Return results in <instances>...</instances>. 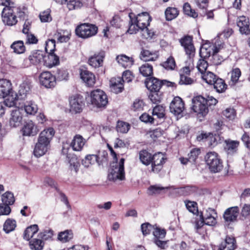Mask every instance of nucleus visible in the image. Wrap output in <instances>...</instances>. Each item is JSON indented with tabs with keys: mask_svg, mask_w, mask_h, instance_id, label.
Instances as JSON below:
<instances>
[{
	"mask_svg": "<svg viewBox=\"0 0 250 250\" xmlns=\"http://www.w3.org/2000/svg\"><path fill=\"white\" fill-rule=\"evenodd\" d=\"M27 17V8L23 5H16L14 3L4 7L1 12L2 21L5 25L12 26L18 22V18L24 20Z\"/></svg>",
	"mask_w": 250,
	"mask_h": 250,
	"instance_id": "nucleus-1",
	"label": "nucleus"
},
{
	"mask_svg": "<svg viewBox=\"0 0 250 250\" xmlns=\"http://www.w3.org/2000/svg\"><path fill=\"white\" fill-rule=\"evenodd\" d=\"M54 134L55 131L52 127L44 129L40 133L34 149V154L36 157H40L47 152Z\"/></svg>",
	"mask_w": 250,
	"mask_h": 250,
	"instance_id": "nucleus-2",
	"label": "nucleus"
},
{
	"mask_svg": "<svg viewBox=\"0 0 250 250\" xmlns=\"http://www.w3.org/2000/svg\"><path fill=\"white\" fill-rule=\"evenodd\" d=\"M87 102L97 107H104L108 103L107 97L103 90H95L90 93Z\"/></svg>",
	"mask_w": 250,
	"mask_h": 250,
	"instance_id": "nucleus-3",
	"label": "nucleus"
},
{
	"mask_svg": "<svg viewBox=\"0 0 250 250\" xmlns=\"http://www.w3.org/2000/svg\"><path fill=\"white\" fill-rule=\"evenodd\" d=\"M98 32V27L94 24L84 23L78 25L75 29L77 36L82 39H88L95 36Z\"/></svg>",
	"mask_w": 250,
	"mask_h": 250,
	"instance_id": "nucleus-4",
	"label": "nucleus"
},
{
	"mask_svg": "<svg viewBox=\"0 0 250 250\" xmlns=\"http://www.w3.org/2000/svg\"><path fill=\"white\" fill-rule=\"evenodd\" d=\"M192 109L193 111L198 114H201L203 116L206 115L208 109L207 105V100L202 96L194 97L192 99Z\"/></svg>",
	"mask_w": 250,
	"mask_h": 250,
	"instance_id": "nucleus-5",
	"label": "nucleus"
},
{
	"mask_svg": "<svg viewBox=\"0 0 250 250\" xmlns=\"http://www.w3.org/2000/svg\"><path fill=\"white\" fill-rule=\"evenodd\" d=\"M135 22L137 23L138 26L140 30L145 31L147 33L148 37H151V33L148 31L147 26L149 25L150 17L148 13L143 12L139 14L136 17L134 18Z\"/></svg>",
	"mask_w": 250,
	"mask_h": 250,
	"instance_id": "nucleus-6",
	"label": "nucleus"
},
{
	"mask_svg": "<svg viewBox=\"0 0 250 250\" xmlns=\"http://www.w3.org/2000/svg\"><path fill=\"white\" fill-rule=\"evenodd\" d=\"M69 105L70 112H81L84 105L83 97L78 94L72 96L69 98Z\"/></svg>",
	"mask_w": 250,
	"mask_h": 250,
	"instance_id": "nucleus-7",
	"label": "nucleus"
},
{
	"mask_svg": "<svg viewBox=\"0 0 250 250\" xmlns=\"http://www.w3.org/2000/svg\"><path fill=\"white\" fill-rule=\"evenodd\" d=\"M166 83H167L168 86H172L174 84L171 82H167L166 81H161L157 78L151 77L146 79L145 84L150 92L159 91L162 85Z\"/></svg>",
	"mask_w": 250,
	"mask_h": 250,
	"instance_id": "nucleus-8",
	"label": "nucleus"
},
{
	"mask_svg": "<svg viewBox=\"0 0 250 250\" xmlns=\"http://www.w3.org/2000/svg\"><path fill=\"white\" fill-rule=\"evenodd\" d=\"M40 83L47 88H51L56 84V77L50 72L44 71L42 72L39 77Z\"/></svg>",
	"mask_w": 250,
	"mask_h": 250,
	"instance_id": "nucleus-9",
	"label": "nucleus"
},
{
	"mask_svg": "<svg viewBox=\"0 0 250 250\" xmlns=\"http://www.w3.org/2000/svg\"><path fill=\"white\" fill-rule=\"evenodd\" d=\"M170 111L175 115L181 114L185 109V104L182 99L179 97L174 98L169 106Z\"/></svg>",
	"mask_w": 250,
	"mask_h": 250,
	"instance_id": "nucleus-10",
	"label": "nucleus"
},
{
	"mask_svg": "<svg viewBox=\"0 0 250 250\" xmlns=\"http://www.w3.org/2000/svg\"><path fill=\"white\" fill-rule=\"evenodd\" d=\"M239 209L237 206L229 208L224 212L223 218L226 223L229 224L237 220Z\"/></svg>",
	"mask_w": 250,
	"mask_h": 250,
	"instance_id": "nucleus-11",
	"label": "nucleus"
},
{
	"mask_svg": "<svg viewBox=\"0 0 250 250\" xmlns=\"http://www.w3.org/2000/svg\"><path fill=\"white\" fill-rule=\"evenodd\" d=\"M28 61L30 63L33 65H38L43 63L44 61V54L40 50H35L32 51L27 59L24 60L25 62Z\"/></svg>",
	"mask_w": 250,
	"mask_h": 250,
	"instance_id": "nucleus-12",
	"label": "nucleus"
},
{
	"mask_svg": "<svg viewBox=\"0 0 250 250\" xmlns=\"http://www.w3.org/2000/svg\"><path fill=\"white\" fill-rule=\"evenodd\" d=\"M166 157L162 152L155 154L152 157L151 167L152 170L160 171L163 167V165L165 162Z\"/></svg>",
	"mask_w": 250,
	"mask_h": 250,
	"instance_id": "nucleus-13",
	"label": "nucleus"
},
{
	"mask_svg": "<svg viewBox=\"0 0 250 250\" xmlns=\"http://www.w3.org/2000/svg\"><path fill=\"white\" fill-rule=\"evenodd\" d=\"M237 247L234 237L227 236L224 241L216 247L217 250H234Z\"/></svg>",
	"mask_w": 250,
	"mask_h": 250,
	"instance_id": "nucleus-14",
	"label": "nucleus"
},
{
	"mask_svg": "<svg viewBox=\"0 0 250 250\" xmlns=\"http://www.w3.org/2000/svg\"><path fill=\"white\" fill-rule=\"evenodd\" d=\"M180 42L184 48L186 53L189 57L194 56L195 48L192 43V38L190 36H185L180 40Z\"/></svg>",
	"mask_w": 250,
	"mask_h": 250,
	"instance_id": "nucleus-15",
	"label": "nucleus"
},
{
	"mask_svg": "<svg viewBox=\"0 0 250 250\" xmlns=\"http://www.w3.org/2000/svg\"><path fill=\"white\" fill-rule=\"evenodd\" d=\"M104 57V52L103 51H100L89 57L88 61V63L93 67H100L103 65V61Z\"/></svg>",
	"mask_w": 250,
	"mask_h": 250,
	"instance_id": "nucleus-16",
	"label": "nucleus"
},
{
	"mask_svg": "<svg viewBox=\"0 0 250 250\" xmlns=\"http://www.w3.org/2000/svg\"><path fill=\"white\" fill-rule=\"evenodd\" d=\"M86 143V140L79 134L75 135L70 143V146L73 151H81Z\"/></svg>",
	"mask_w": 250,
	"mask_h": 250,
	"instance_id": "nucleus-17",
	"label": "nucleus"
},
{
	"mask_svg": "<svg viewBox=\"0 0 250 250\" xmlns=\"http://www.w3.org/2000/svg\"><path fill=\"white\" fill-rule=\"evenodd\" d=\"M237 25L241 34L249 35L250 33V22L248 18L245 16L239 17L237 21Z\"/></svg>",
	"mask_w": 250,
	"mask_h": 250,
	"instance_id": "nucleus-18",
	"label": "nucleus"
},
{
	"mask_svg": "<svg viewBox=\"0 0 250 250\" xmlns=\"http://www.w3.org/2000/svg\"><path fill=\"white\" fill-rule=\"evenodd\" d=\"M80 76L83 81L88 86H92L95 83V76L91 72L85 70H80Z\"/></svg>",
	"mask_w": 250,
	"mask_h": 250,
	"instance_id": "nucleus-19",
	"label": "nucleus"
},
{
	"mask_svg": "<svg viewBox=\"0 0 250 250\" xmlns=\"http://www.w3.org/2000/svg\"><path fill=\"white\" fill-rule=\"evenodd\" d=\"M217 216L216 211L211 208L207 209L205 215H203L205 224L208 226H214L216 224V218Z\"/></svg>",
	"mask_w": 250,
	"mask_h": 250,
	"instance_id": "nucleus-20",
	"label": "nucleus"
},
{
	"mask_svg": "<svg viewBox=\"0 0 250 250\" xmlns=\"http://www.w3.org/2000/svg\"><path fill=\"white\" fill-rule=\"evenodd\" d=\"M223 44H217L215 43L214 45L212 46L211 48L212 52V62L214 65H219L221 64L222 62L224 60V58L220 56L217 53L219 51L221 48H223Z\"/></svg>",
	"mask_w": 250,
	"mask_h": 250,
	"instance_id": "nucleus-21",
	"label": "nucleus"
},
{
	"mask_svg": "<svg viewBox=\"0 0 250 250\" xmlns=\"http://www.w3.org/2000/svg\"><path fill=\"white\" fill-rule=\"evenodd\" d=\"M22 130L23 135L28 136H35L39 131L37 125L32 121L26 122Z\"/></svg>",
	"mask_w": 250,
	"mask_h": 250,
	"instance_id": "nucleus-22",
	"label": "nucleus"
},
{
	"mask_svg": "<svg viewBox=\"0 0 250 250\" xmlns=\"http://www.w3.org/2000/svg\"><path fill=\"white\" fill-rule=\"evenodd\" d=\"M110 87L115 93L121 92L124 89V83L121 77L112 78L110 80Z\"/></svg>",
	"mask_w": 250,
	"mask_h": 250,
	"instance_id": "nucleus-23",
	"label": "nucleus"
},
{
	"mask_svg": "<svg viewBox=\"0 0 250 250\" xmlns=\"http://www.w3.org/2000/svg\"><path fill=\"white\" fill-rule=\"evenodd\" d=\"M11 89L10 82L6 79L0 80V98H5Z\"/></svg>",
	"mask_w": 250,
	"mask_h": 250,
	"instance_id": "nucleus-24",
	"label": "nucleus"
},
{
	"mask_svg": "<svg viewBox=\"0 0 250 250\" xmlns=\"http://www.w3.org/2000/svg\"><path fill=\"white\" fill-rule=\"evenodd\" d=\"M59 63V57L54 54V53H48L47 56L44 55V61H43V65L51 68Z\"/></svg>",
	"mask_w": 250,
	"mask_h": 250,
	"instance_id": "nucleus-25",
	"label": "nucleus"
},
{
	"mask_svg": "<svg viewBox=\"0 0 250 250\" xmlns=\"http://www.w3.org/2000/svg\"><path fill=\"white\" fill-rule=\"evenodd\" d=\"M22 120V115L19 108L15 109L12 111L10 125L12 127H16L20 124Z\"/></svg>",
	"mask_w": 250,
	"mask_h": 250,
	"instance_id": "nucleus-26",
	"label": "nucleus"
},
{
	"mask_svg": "<svg viewBox=\"0 0 250 250\" xmlns=\"http://www.w3.org/2000/svg\"><path fill=\"white\" fill-rule=\"evenodd\" d=\"M225 143V149L228 154L233 155L237 152L239 145L238 141L228 140H226Z\"/></svg>",
	"mask_w": 250,
	"mask_h": 250,
	"instance_id": "nucleus-27",
	"label": "nucleus"
},
{
	"mask_svg": "<svg viewBox=\"0 0 250 250\" xmlns=\"http://www.w3.org/2000/svg\"><path fill=\"white\" fill-rule=\"evenodd\" d=\"M157 52H150L147 50H143L141 52V59L145 61H155L158 58Z\"/></svg>",
	"mask_w": 250,
	"mask_h": 250,
	"instance_id": "nucleus-28",
	"label": "nucleus"
},
{
	"mask_svg": "<svg viewBox=\"0 0 250 250\" xmlns=\"http://www.w3.org/2000/svg\"><path fill=\"white\" fill-rule=\"evenodd\" d=\"M116 60L119 64L125 68L131 67L134 62L132 58L123 54L117 56Z\"/></svg>",
	"mask_w": 250,
	"mask_h": 250,
	"instance_id": "nucleus-29",
	"label": "nucleus"
},
{
	"mask_svg": "<svg viewBox=\"0 0 250 250\" xmlns=\"http://www.w3.org/2000/svg\"><path fill=\"white\" fill-rule=\"evenodd\" d=\"M210 85L213 86L214 89L217 92H224L227 88V85L224 80L218 77Z\"/></svg>",
	"mask_w": 250,
	"mask_h": 250,
	"instance_id": "nucleus-30",
	"label": "nucleus"
},
{
	"mask_svg": "<svg viewBox=\"0 0 250 250\" xmlns=\"http://www.w3.org/2000/svg\"><path fill=\"white\" fill-rule=\"evenodd\" d=\"M38 231V226L37 225H33L27 228L24 232V239L26 240H29Z\"/></svg>",
	"mask_w": 250,
	"mask_h": 250,
	"instance_id": "nucleus-31",
	"label": "nucleus"
},
{
	"mask_svg": "<svg viewBox=\"0 0 250 250\" xmlns=\"http://www.w3.org/2000/svg\"><path fill=\"white\" fill-rule=\"evenodd\" d=\"M11 48L14 52L17 54L23 53L25 51V46L22 41H15L11 45Z\"/></svg>",
	"mask_w": 250,
	"mask_h": 250,
	"instance_id": "nucleus-32",
	"label": "nucleus"
},
{
	"mask_svg": "<svg viewBox=\"0 0 250 250\" xmlns=\"http://www.w3.org/2000/svg\"><path fill=\"white\" fill-rule=\"evenodd\" d=\"M24 109L26 113L29 115H34L38 110L37 105L33 101L26 102L24 105Z\"/></svg>",
	"mask_w": 250,
	"mask_h": 250,
	"instance_id": "nucleus-33",
	"label": "nucleus"
},
{
	"mask_svg": "<svg viewBox=\"0 0 250 250\" xmlns=\"http://www.w3.org/2000/svg\"><path fill=\"white\" fill-rule=\"evenodd\" d=\"M73 237V233L71 230H66L59 233L58 239L62 243L68 242Z\"/></svg>",
	"mask_w": 250,
	"mask_h": 250,
	"instance_id": "nucleus-34",
	"label": "nucleus"
},
{
	"mask_svg": "<svg viewBox=\"0 0 250 250\" xmlns=\"http://www.w3.org/2000/svg\"><path fill=\"white\" fill-rule=\"evenodd\" d=\"M140 73L144 77H149L153 74V67L147 63L142 65L139 68Z\"/></svg>",
	"mask_w": 250,
	"mask_h": 250,
	"instance_id": "nucleus-35",
	"label": "nucleus"
},
{
	"mask_svg": "<svg viewBox=\"0 0 250 250\" xmlns=\"http://www.w3.org/2000/svg\"><path fill=\"white\" fill-rule=\"evenodd\" d=\"M195 242L190 239H184L179 244L180 250H194Z\"/></svg>",
	"mask_w": 250,
	"mask_h": 250,
	"instance_id": "nucleus-36",
	"label": "nucleus"
},
{
	"mask_svg": "<svg viewBox=\"0 0 250 250\" xmlns=\"http://www.w3.org/2000/svg\"><path fill=\"white\" fill-rule=\"evenodd\" d=\"M201 77L202 80L209 85L211 84L212 83L215 82V80L218 77L213 73L209 71L204 73L201 75Z\"/></svg>",
	"mask_w": 250,
	"mask_h": 250,
	"instance_id": "nucleus-37",
	"label": "nucleus"
},
{
	"mask_svg": "<svg viewBox=\"0 0 250 250\" xmlns=\"http://www.w3.org/2000/svg\"><path fill=\"white\" fill-rule=\"evenodd\" d=\"M2 202L4 204L8 205H13L15 201V197L13 193L10 191H7L1 196Z\"/></svg>",
	"mask_w": 250,
	"mask_h": 250,
	"instance_id": "nucleus-38",
	"label": "nucleus"
},
{
	"mask_svg": "<svg viewBox=\"0 0 250 250\" xmlns=\"http://www.w3.org/2000/svg\"><path fill=\"white\" fill-rule=\"evenodd\" d=\"M152 157L151 154L146 150H142L139 153L141 161L146 165H148L151 163Z\"/></svg>",
	"mask_w": 250,
	"mask_h": 250,
	"instance_id": "nucleus-39",
	"label": "nucleus"
},
{
	"mask_svg": "<svg viewBox=\"0 0 250 250\" xmlns=\"http://www.w3.org/2000/svg\"><path fill=\"white\" fill-rule=\"evenodd\" d=\"M99 157L96 155H87L82 160V165L85 167H88L91 165L97 162Z\"/></svg>",
	"mask_w": 250,
	"mask_h": 250,
	"instance_id": "nucleus-40",
	"label": "nucleus"
},
{
	"mask_svg": "<svg viewBox=\"0 0 250 250\" xmlns=\"http://www.w3.org/2000/svg\"><path fill=\"white\" fill-rule=\"evenodd\" d=\"M231 77L229 84L234 85L239 81L241 75V72L239 68H235L232 69L230 72Z\"/></svg>",
	"mask_w": 250,
	"mask_h": 250,
	"instance_id": "nucleus-41",
	"label": "nucleus"
},
{
	"mask_svg": "<svg viewBox=\"0 0 250 250\" xmlns=\"http://www.w3.org/2000/svg\"><path fill=\"white\" fill-rule=\"evenodd\" d=\"M169 187H163L159 185H155L150 186L147 190V193L149 195L160 194L165 189H168Z\"/></svg>",
	"mask_w": 250,
	"mask_h": 250,
	"instance_id": "nucleus-42",
	"label": "nucleus"
},
{
	"mask_svg": "<svg viewBox=\"0 0 250 250\" xmlns=\"http://www.w3.org/2000/svg\"><path fill=\"white\" fill-rule=\"evenodd\" d=\"M178 14V10L174 7H168L165 11L166 18L167 21H171L175 19Z\"/></svg>",
	"mask_w": 250,
	"mask_h": 250,
	"instance_id": "nucleus-43",
	"label": "nucleus"
},
{
	"mask_svg": "<svg viewBox=\"0 0 250 250\" xmlns=\"http://www.w3.org/2000/svg\"><path fill=\"white\" fill-rule=\"evenodd\" d=\"M125 173H109L107 179L109 181L117 182L125 179Z\"/></svg>",
	"mask_w": 250,
	"mask_h": 250,
	"instance_id": "nucleus-44",
	"label": "nucleus"
},
{
	"mask_svg": "<svg viewBox=\"0 0 250 250\" xmlns=\"http://www.w3.org/2000/svg\"><path fill=\"white\" fill-rule=\"evenodd\" d=\"M16 222L15 220L8 219L3 225V230L6 233H9L15 229Z\"/></svg>",
	"mask_w": 250,
	"mask_h": 250,
	"instance_id": "nucleus-45",
	"label": "nucleus"
},
{
	"mask_svg": "<svg viewBox=\"0 0 250 250\" xmlns=\"http://www.w3.org/2000/svg\"><path fill=\"white\" fill-rule=\"evenodd\" d=\"M132 14H129V17L130 18V21L129 24V28L127 32L130 34H135L139 31L140 28L138 26V24L134 21V19L132 17Z\"/></svg>",
	"mask_w": 250,
	"mask_h": 250,
	"instance_id": "nucleus-46",
	"label": "nucleus"
},
{
	"mask_svg": "<svg viewBox=\"0 0 250 250\" xmlns=\"http://www.w3.org/2000/svg\"><path fill=\"white\" fill-rule=\"evenodd\" d=\"M220 159L218 154L214 152L211 151L208 152L205 156V159L208 166L212 162H216V160Z\"/></svg>",
	"mask_w": 250,
	"mask_h": 250,
	"instance_id": "nucleus-47",
	"label": "nucleus"
},
{
	"mask_svg": "<svg viewBox=\"0 0 250 250\" xmlns=\"http://www.w3.org/2000/svg\"><path fill=\"white\" fill-rule=\"evenodd\" d=\"M200 153V148H194L191 149L189 153L188 154V157L189 159V162L191 163H195Z\"/></svg>",
	"mask_w": 250,
	"mask_h": 250,
	"instance_id": "nucleus-48",
	"label": "nucleus"
},
{
	"mask_svg": "<svg viewBox=\"0 0 250 250\" xmlns=\"http://www.w3.org/2000/svg\"><path fill=\"white\" fill-rule=\"evenodd\" d=\"M130 125L127 123L123 121H118L117 122L116 130L118 132L126 133L128 131Z\"/></svg>",
	"mask_w": 250,
	"mask_h": 250,
	"instance_id": "nucleus-49",
	"label": "nucleus"
},
{
	"mask_svg": "<svg viewBox=\"0 0 250 250\" xmlns=\"http://www.w3.org/2000/svg\"><path fill=\"white\" fill-rule=\"evenodd\" d=\"M208 66V62L207 61L203 59H200L197 63L196 67L198 71L201 74V75L207 72V69Z\"/></svg>",
	"mask_w": 250,
	"mask_h": 250,
	"instance_id": "nucleus-50",
	"label": "nucleus"
},
{
	"mask_svg": "<svg viewBox=\"0 0 250 250\" xmlns=\"http://www.w3.org/2000/svg\"><path fill=\"white\" fill-rule=\"evenodd\" d=\"M30 90V84L27 82H23L20 85L19 90V94L24 97L29 92Z\"/></svg>",
	"mask_w": 250,
	"mask_h": 250,
	"instance_id": "nucleus-51",
	"label": "nucleus"
},
{
	"mask_svg": "<svg viewBox=\"0 0 250 250\" xmlns=\"http://www.w3.org/2000/svg\"><path fill=\"white\" fill-rule=\"evenodd\" d=\"M43 245L44 243L40 239H34L30 242V247L32 250H41Z\"/></svg>",
	"mask_w": 250,
	"mask_h": 250,
	"instance_id": "nucleus-52",
	"label": "nucleus"
},
{
	"mask_svg": "<svg viewBox=\"0 0 250 250\" xmlns=\"http://www.w3.org/2000/svg\"><path fill=\"white\" fill-rule=\"evenodd\" d=\"M183 10L185 14L192 17L196 18L198 17V14L195 11L192 9L188 3H186L183 6Z\"/></svg>",
	"mask_w": 250,
	"mask_h": 250,
	"instance_id": "nucleus-53",
	"label": "nucleus"
},
{
	"mask_svg": "<svg viewBox=\"0 0 250 250\" xmlns=\"http://www.w3.org/2000/svg\"><path fill=\"white\" fill-rule=\"evenodd\" d=\"M162 65L167 70H173L176 66L174 59L171 56L169 57L162 64Z\"/></svg>",
	"mask_w": 250,
	"mask_h": 250,
	"instance_id": "nucleus-54",
	"label": "nucleus"
},
{
	"mask_svg": "<svg viewBox=\"0 0 250 250\" xmlns=\"http://www.w3.org/2000/svg\"><path fill=\"white\" fill-rule=\"evenodd\" d=\"M152 114L158 118H163L165 116V108L162 105H156L153 109Z\"/></svg>",
	"mask_w": 250,
	"mask_h": 250,
	"instance_id": "nucleus-55",
	"label": "nucleus"
},
{
	"mask_svg": "<svg viewBox=\"0 0 250 250\" xmlns=\"http://www.w3.org/2000/svg\"><path fill=\"white\" fill-rule=\"evenodd\" d=\"M149 98L152 103L155 104L160 103L162 99V94L159 93V91L150 92Z\"/></svg>",
	"mask_w": 250,
	"mask_h": 250,
	"instance_id": "nucleus-56",
	"label": "nucleus"
},
{
	"mask_svg": "<svg viewBox=\"0 0 250 250\" xmlns=\"http://www.w3.org/2000/svg\"><path fill=\"white\" fill-rule=\"evenodd\" d=\"M215 161L216 162H213L208 166L211 172H219L221 170L222 164L220 159L216 160Z\"/></svg>",
	"mask_w": 250,
	"mask_h": 250,
	"instance_id": "nucleus-57",
	"label": "nucleus"
},
{
	"mask_svg": "<svg viewBox=\"0 0 250 250\" xmlns=\"http://www.w3.org/2000/svg\"><path fill=\"white\" fill-rule=\"evenodd\" d=\"M187 208L193 214L198 213L197 204L195 202L185 201Z\"/></svg>",
	"mask_w": 250,
	"mask_h": 250,
	"instance_id": "nucleus-58",
	"label": "nucleus"
},
{
	"mask_svg": "<svg viewBox=\"0 0 250 250\" xmlns=\"http://www.w3.org/2000/svg\"><path fill=\"white\" fill-rule=\"evenodd\" d=\"M153 234L154 239H163L166 236V231L164 229L156 228L153 229Z\"/></svg>",
	"mask_w": 250,
	"mask_h": 250,
	"instance_id": "nucleus-59",
	"label": "nucleus"
},
{
	"mask_svg": "<svg viewBox=\"0 0 250 250\" xmlns=\"http://www.w3.org/2000/svg\"><path fill=\"white\" fill-rule=\"evenodd\" d=\"M55 43V40L53 39L49 40L46 42L45 49L47 53H54L56 47Z\"/></svg>",
	"mask_w": 250,
	"mask_h": 250,
	"instance_id": "nucleus-60",
	"label": "nucleus"
},
{
	"mask_svg": "<svg viewBox=\"0 0 250 250\" xmlns=\"http://www.w3.org/2000/svg\"><path fill=\"white\" fill-rule=\"evenodd\" d=\"M69 159V163L70 165V169L71 171H75L77 172L80 167V163L78 159L76 157H72L71 159Z\"/></svg>",
	"mask_w": 250,
	"mask_h": 250,
	"instance_id": "nucleus-61",
	"label": "nucleus"
},
{
	"mask_svg": "<svg viewBox=\"0 0 250 250\" xmlns=\"http://www.w3.org/2000/svg\"><path fill=\"white\" fill-rule=\"evenodd\" d=\"M82 5V3L79 0H71L67 4V7L69 10L79 9Z\"/></svg>",
	"mask_w": 250,
	"mask_h": 250,
	"instance_id": "nucleus-62",
	"label": "nucleus"
},
{
	"mask_svg": "<svg viewBox=\"0 0 250 250\" xmlns=\"http://www.w3.org/2000/svg\"><path fill=\"white\" fill-rule=\"evenodd\" d=\"M153 229L154 227L148 223H144L141 225V230L144 235L150 234Z\"/></svg>",
	"mask_w": 250,
	"mask_h": 250,
	"instance_id": "nucleus-63",
	"label": "nucleus"
},
{
	"mask_svg": "<svg viewBox=\"0 0 250 250\" xmlns=\"http://www.w3.org/2000/svg\"><path fill=\"white\" fill-rule=\"evenodd\" d=\"M24 35H26V44H37L38 43V39L34 34L30 32Z\"/></svg>",
	"mask_w": 250,
	"mask_h": 250,
	"instance_id": "nucleus-64",
	"label": "nucleus"
}]
</instances>
